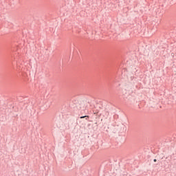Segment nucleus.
<instances>
[{
    "instance_id": "nucleus-1",
    "label": "nucleus",
    "mask_w": 176,
    "mask_h": 176,
    "mask_svg": "<svg viewBox=\"0 0 176 176\" xmlns=\"http://www.w3.org/2000/svg\"><path fill=\"white\" fill-rule=\"evenodd\" d=\"M104 116V118L107 119V118H108V116H109V112L105 111Z\"/></svg>"
},
{
    "instance_id": "nucleus-2",
    "label": "nucleus",
    "mask_w": 176,
    "mask_h": 176,
    "mask_svg": "<svg viewBox=\"0 0 176 176\" xmlns=\"http://www.w3.org/2000/svg\"><path fill=\"white\" fill-rule=\"evenodd\" d=\"M85 118H89V116H82V117H80V119H85Z\"/></svg>"
},
{
    "instance_id": "nucleus-3",
    "label": "nucleus",
    "mask_w": 176,
    "mask_h": 176,
    "mask_svg": "<svg viewBox=\"0 0 176 176\" xmlns=\"http://www.w3.org/2000/svg\"><path fill=\"white\" fill-rule=\"evenodd\" d=\"M154 162H157V160H154Z\"/></svg>"
}]
</instances>
